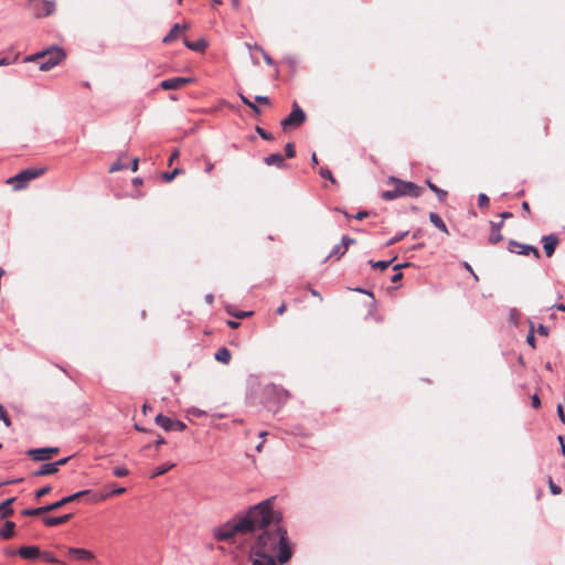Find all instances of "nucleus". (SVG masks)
Returning <instances> with one entry per match:
<instances>
[{
    "label": "nucleus",
    "instance_id": "obj_9",
    "mask_svg": "<svg viewBox=\"0 0 565 565\" xmlns=\"http://www.w3.org/2000/svg\"><path fill=\"white\" fill-rule=\"evenodd\" d=\"M509 250L511 253H516L519 255H530V254H533V256L535 258H539L540 257V252L536 247L532 246V245H526V244H520L515 241H511L509 243Z\"/></svg>",
    "mask_w": 565,
    "mask_h": 565
},
{
    "label": "nucleus",
    "instance_id": "obj_11",
    "mask_svg": "<svg viewBox=\"0 0 565 565\" xmlns=\"http://www.w3.org/2000/svg\"><path fill=\"white\" fill-rule=\"evenodd\" d=\"M56 10V3L52 0H42L41 3L36 7L35 15L38 18L49 17L53 14Z\"/></svg>",
    "mask_w": 565,
    "mask_h": 565
},
{
    "label": "nucleus",
    "instance_id": "obj_52",
    "mask_svg": "<svg viewBox=\"0 0 565 565\" xmlns=\"http://www.w3.org/2000/svg\"><path fill=\"white\" fill-rule=\"evenodd\" d=\"M239 98L246 105V106H249L253 102H250L246 96H244L243 94H239Z\"/></svg>",
    "mask_w": 565,
    "mask_h": 565
},
{
    "label": "nucleus",
    "instance_id": "obj_55",
    "mask_svg": "<svg viewBox=\"0 0 565 565\" xmlns=\"http://www.w3.org/2000/svg\"><path fill=\"white\" fill-rule=\"evenodd\" d=\"M403 277V274L401 271L396 273L393 277H392V281L393 282H396L398 280H401Z\"/></svg>",
    "mask_w": 565,
    "mask_h": 565
},
{
    "label": "nucleus",
    "instance_id": "obj_61",
    "mask_svg": "<svg viewBox=\"0 0 565 565\" xmlns=\"http://www.w3.org/2000/svg\"><path fill=\"white\" fill-rule=\"evenodd\" d=\"M1 418H2V423H3L6 426H9V425H10V420H9V418L6 416V414H4L3 412H2Z\"/></svg>",
    "mask_w": 565,
    "mask_h": 565
},
{
    "label": "nucleus",
    "instance_id": "obj_23",
    "mask_svg": "<svg viewBox=\"0 0 565 565\" xmlns=\"http://www.w3.org/2000/svg\"><path fill=\"white\" fill-rule=\"evenodd\" d=\"M15 524L12 521H6L2 524V539H9L14 535Z\"/></svg>",
    "mask_w": 565,
    "mask_h": 565
},
{
    "label": "nucleus",
    "instance_id": "obj_32",
    "mask_svg": "<svg viewBox=\"0 0 565 565\" xmlns=\"http://www.w3.org/2000/svg\"><path fill=\"white\" fill-rule=\"evenodd\" d=\"M408 234V232H403L392 238H390L386 243H385V246H391V245H394L395 243L399 242L401 239H403L406 235Z\"/></svg>",
    "mask_w": 565,
    "mask_h": 565
},
{
    "label": "nucleus",
    "instance_id": "obj_2",
    "mask_svg": "<svg viewBox=\"0 0 565 565\" xmlns=\"http://www.w3.org/2000/svg\"><path fill=\"white\" fill-rule=\"evenodd\" d=\"M279 518L280 512L274 509L273 499H267L215 527L213 536L216 541L233 542L237 536L255 534L257 529L273 524Z\"/></svg>",
    "mask_w": 565,
    "mask_h": 565
},
{
    "label": "nucleus",
    "instance_id": "obj_30",
    "mask_svg": "<svg viewBox=\"0 0 565 565\" xmlns=\"http://www.w3.org/2000/svg\"><path fill=\"white\" fill-rule=\"evenodd\" d=\"M393 259L391 260H377V262H370V264L372 265V267L374 268H379L381 270H384L386 269L391 264H392Z\"/></svg>",
    "mask_w": 565,
    "mask_h": 565
},
{
    "label": "nucleus",
    "instance_id": "obj_50",
    "mask_svg": "<svg viewBox=\"0 0 565 565\" xmlns=\"http://www.w3.org/2000/svg\"><path fill=\"white\" fill-rule=\"evenodd\" d=\"M255 100H256V102H258V103H269L268 97H266V96H260V95L256 96V97H255Z\"/></svg>",
    "mask_w": 565,
    "mask_h": 565
},
{
    "label": "nucleus",
    "instance_id": "obj_16",
    "mask_svg": "<svg viewBox=\"0 0 565 565\" xmlns=\"http://www.w3.org/2000/svg\"><path fill=\"white\" fill-rule=\"evenodd\" d=\"M68 552H70V554H72L75 557H77L78 559L90 561V559L94 558V554L90 551L85 550V548L72 547V548H70Z\"/></svg>",
    "mask_w": 565,
    "mask_h": 565
},
{
    "label": "nucleus",
    "instance_id": "obj_6",
    "mask_svg": "<svg viewBox=\"0 0 565 565\" xmlns=\"http://www.w3.org/2000/svg\"><path fill=\"white\" fill-rule=\"evenodd\" d=\"M305 120L306 113L296 103H294L292 111L281 121V126L284 129L289 127L297 128L301 126Z\"/></svg>",
    "mask_w": 565,
    "mask_h": 565
},
{
    "label": "nucleus",
    "instance_id": "obj_45",
    "mask_svg": "<svg viewBox=\"0 0 565 565\" xmlns=\"http://www.w3.org/2000/svg\"><path fill=\"white\" fill-rule=\"evenodd\" d=\"M257 132L259 134V136L263 138V139H266V140H271V135L266 132L265 130H263L262 128H257Z\"/></svg>",
    "mask_w": 565,
    "mask_h": 565
},
{
    "label": "nucleus",
    "instance_id": "obj_37",
    "mask_svg": "<svg viewBox=\"0 0 565 565\" xmlns=\"http://www.w3.org/2000/svg\"><path fill=\"white\" fill-rule=\"evenodd\" d=\"M526 342L532 347L535 348V337H534V330L533 326L531 327L530 333L526 337Z\"/></svg>",
    "mask_w": 565,
    "mask_h": 565
},
{
    "label": "nucleus",
    "instance_id": "obj_34",
    "mask_svg": "<svg viewBox=\"0 0 565 565\" xmlns=\"http://www.w3.org/2000/svg\"><path fill=\"white\" fill-rule=\"evenodd\" d=\"M478 204L480 207H487L489 205V198L484 193H480L478 196Z\"/></svg>",
    "mask_w": 565,
    "mask_h": 565
},
{
    "label": "nucleus",
    "instance_id": "obj_43",
    "mask_svg": "<svg viewBox=\"0 0 565 565\" xmlns=\"http://www.w3.org/2000/svg\"><path fill=\"white\" fill-rule=\"evenodd\" d=\"M125 168L124 164H121L119 161L117 162H114L110 167H109V172L113 173V172H116V171H119V170H122Z\"/></svg>",
    "mask_w": 565,
    "mask_h": 565
},
{
    "label": "nucleus",
    "instance_id": "obj_48",
    "mask_svg": "<svg viewBox=\"0 0 565 565\" xmlns=\"http://www.w3.org/2000/svg\"><path fill=\"white\" fill-rule=\"evenodd\" d=\"M541 405V401L536 394L532 396V406L537 408Z\"/></svg>",
    "mask_w": 565,
    "mask_h": 565
},
{
    "label": "nucleus",
    "instance_id": "obj_57",
    "mask_svg": "<svg viewBox=\"0 0 565 565\" xmlns=\"http://www.w3.org/2000/svg\"><path fill=\"white\" fill-rule=\"evenodd\" d=\"M67 460L68 458H63L56 462H53L54 465H56V470L58 471L60 466L64 465Z\"/></svg>",
    "mask_w": 565,
    "mask_h": 565
},
{
    "label": "nucleus",
    "instance_id": "obj_51",
    "mask_svg": "<svg viewBox=\"0 0 565 565\" xmlns=\"http://www.w3.org/2000/svg\"><path fill=\"white\" fill-rule=\"evenodd\" d=\"M3 553L7 555V556H14L18 554V550H12V548H9V550H6L3 551Z\"/></svg>",
    "mask_w": 565,
    "mask_h": 565
},
{
    "label": "nucleus",
    "instance_id": "obj_47",
    "mask_svg": "<svg viewBox=\"0 0 565 565\" xmlns=\"http://www.w3.org/2000/svg\"><path fill=\"white\" fill-rule=\"evenodd\" d=\"M557 415L562 423H565V415L562 405L557 406Z\"/></svg>",
    "mask_w": 565,
    "mask_h": 565
},
{
    "label": "nucleus",
    "instance_id": "obj_33",
    "mask_svg": "<svg viewBox=\"0 0 565 565\" xmlns=\"http://www.w3.org/2000/svg\"><path fill=\"white\" fill-rule=\"evenodd\" d=\"M320 175H321L322 178H324V179L330 180V181H331V182H333V183L335 182V180H334V178H333V175H332L331 171H330L329 169H327V168H321V169H320Z\"/></svg>",
    "mask_w": 565,
    "mask_h": 565
},
{
    "label": "nucleus",
    "instance_id": "obj_59",
    "mask_svg": "<svg viewBox=\"0 0 565 565\" xmlns=\"http://www.w3.org/2000/svg\"><path fill=\"white\" fill-rule=\"evenodd\" d=\"M214 168V164L212 162H206V166H205V172L206 173H211V171L213 170Z\"/></svg>",
    "mask_w": 565,
    "mask_h": 565
},
{
    "label": "nucleus",
    "instance_id": "obj_60",
    "mask_svg": "<svg viewBox=\"0 0 565 565\" xmlns=\"http://www.w3.org/2000/svg\"><path fill=\"white\" fill-rule=\"evenodd\" d=\"M286 310V305L285 303H281L278 308H277V313L278 315H282Z\"/></svg>",
    "mask_w": 565,
    "mask_h": 565
},
{
    "label": "nucleus",
    "instance_id": "obj_28",
    "mask_svg": "<svg viewBox=\"0 0 565 565\" xmlns=\"http://www.w3.org/2000/svg\"><path fill=\"white\" fill-rule=\"evenodd\" d=\"M426 183H427V186H428L433 192H435V193H436V195L438 196V199H439L440 201H443V200L446 198V195H447L446 191H444V190H441V189L437 188V186H436L434 183H431L429 180H427V182H426Z\"/></svg>",
    "mask_w": 565,
    "mask_h": 565
},
{
    "label": "nucleus",
    "instance_id": "obj_25",
    "mask_svg": "<svg viewBox=\"0 0 565 565\" xmlns=\"http://www.w3.org/2000/svg\"><path fill=\"white\" fill-rule=\"evenodd\" d=\"M347 253L345 250V246L344 245H341L340 243L337 244L331 253L329 254V256L327 258H331V257H335L337 259H339L340 257H342L344 254Z\"/></svg>",
    "mask_w": 565,
    "mask_h": 565
},
{
    "label": "nucleus",
    "instance_id": "obj_10",
    "mask_svg": "<svg viewBox=\"0 0 565 565\" xmlns=\"http://www.w3.org/2000/svg\"><path fill=\"white\" fill-rule=\"evenodd\" d=\"M86 493H88L87 490L75 492L68 497H64L63 499H61L52 504L44 505V510H47L49 512L57 510V509L62 508L63 505H65L66 503L73 502L74 500L83 497Z\"/></svg>",
    "mask_w": 565,
    "mask_h": 565
},
{
    "label": "nucleus",
    "instance_id": "obj_22",
    "mask_svg": "<svg viewBox=\"0 0 565 565\" xmlns=\"http://www.w3.org/2000/svg\"><path fill=\"white\" fill-rule=\"evenodd\" d=\"M56 472H57L56 465H54L53 462H50V463L42 465L41 468L39 469V471L35 472V476H47V475H53Z\"/></svg>",
    "mask_w": 565,
    "mask_h": 565
},
{
    "label": "nucleus",
    "instance_id": "obj_31",
    "mask_svg": "<svg viewBox=\"0 0 565 565\" xmlns=\"http://www.w3.org/2000/svg\"><path fill=\"white\" fill-rule=\"evenodd\" d=\"M49 512L47 510H44V507L36 508V509H26L23 511L24 515H39L42 513Z\"/></svg>",
    "mask_w": 565,
    "mask_h": 565
},
{
    "label": "nucleus",
    "instance_id": "obj_13",
    "mask_svg": "<svg viewBox=\"0 0 565 565\" xmlns=\"http://www.w3.org/2000/svg\"><path fill=\"white\" fill-rule=\"evenodd\" d=\"M18 555L24 559H35L41 556V551L36 546H22L18 550Z\"/></svg>",
    "mask_w": 565,
    "mask_h": 565
},
{
    "label": "nucleus",
    "instance_id": "obj_7",
    "mask_svg": "<svg viewBox=\"0 0 565 565\" xmlns=\"http://www.w3.org/2000/svg\"><path fill=\"white\" fill-rule=\"evenodd\" d=\"M58 451L55 447H44L30 449L28 455L35 461H46L53 457Z\"/></svg>",
    "mask_w": 565,
    "mask_h": 565
},
{
    "label": "nucleus",
    "instance_id": "obj_17",
    "mask_svg": "<svg viewBox=\"0 0 565 565\" xmlns=\"http://www.w3.org/2000/svg\"><path fill=\"white\" fill-rule=\"evenodd\" d=\"M429 221L431 222V224L434 226H436L438 230H440L445 234L449 233L445 222L443 221V218L437 213L430 212L429 213Z\"/></svg>",
    "mask_w": 565,
    "mask_h": 565
},
{
    "label": "nucleus",
    "instance_id": "obj_58",
    "mask_svg": "<svg viewBox=\"0 0 565 565\" xmlns=\"http://www.w3.org/2000/svg\"><path fill=\"white\" fill-rule=\"evenodd\" d=\"M227 326L232 329H236L239 326V323L237 321L230 320L227 321Z\"/></svg>",
    "mask_w": 565,
    "mask_h": 565
},
{
    "label": "nucleus",
    "instance_id": "obj_21",
    "mask_svg": "<svg viewBox=\"0 0 565 565\" xmlns=\"http://www.w3.org/2000/svg\"><path fill=\"white\" fill-rule=\"evenodd\" d=\"M265 163L267 166H277L278 168H282L284 166V158L280 153H273L265 158Z\"/></svg>",
    "mask_w": 565,
    "mask_h": 565
},
{
    "label": "nucleus",
    "instance_id": "obj_26",
    "mask_svg": "<svg viewBox=\"0 0 565 565\" xmlns=\"http://www.w3.org/2000/svg\"><path fill=\"white\" fill-rule=\"evenodd\" d=\"M173 463H167V465H162L160 467H157L151 473H150V478H156L158 476H161L163 473H166L167 471H169L171 468H173Z\"/></svg>",
    "mask_w": 565,
    "mask_h": 565
},
{
    "label": "nucleus",
    "instance_id": "obj_3",
    "mask_svg": "<svg viewBox=\"0 0 565 565\" xmlns=\"http://www.w3.org/2000/svg\"><path fill=\"white\" fill-rule=\"evenodd\" d=\"M65 52L61 46H51L26 57L28 62H36L42 72H47L58 65L65 58Z\"/></svg>",
    "mask_w": 565,
    "mask_h": 565
},
{
    "label": "nucleus",
    "instance_id": "obj_38",
    "mask_svg": "<svg viewBox=\"0 0 565 565\" xmlns=\"http://www.w3.org/2000/svg\"><path fill=\"white\" fill-rule=\"evenodd\" d=\"M285 150H286V157L287 158L295 157V149H294V145L291 142H288L286 145Z\"/></svg>",
    "mask_w": 565,
    "mask_h": 565
},
{
    "label": "nucleus",
    "instance_id": "obj_44",
    "mask_svg": "<svg viewBox=\"0 0 565 565\" xmlns=\"http://www.w3.org/2000/svg\"><path fill=\"white\" fill-rule=\"evenodd\" d=\"M179 156H180L179 149L173 150V152L171 153V156L168 160V164L171 166L173 163V161L179 158Z\"/></svg>",
    "mask_w": 565,
    "mask_h": 565
},
{
    "label": "nucleus",
    "instance_id": "obj_8",
    "mask_svg": "<svg viewBox=\"0 0 565 565\" xmlns=\"http://www.w3.org/2000/svg\"><path fill=\"white\" fill-rule=\"evenodd\" d=\"M156 423L162 427L164 430H184L185 429V424L183 422H180V420H173L169 417H166L161 414L157 415L156 416Z\"/></svg>",
    "mask_w": 565,
    "mask_h": 565
},
{
    "label": "nucleus",
    "instance_id": "obj_35",
    "mask_svg": "<svg viewBox=\"0 0 565 565\" xmlns=\"http://www.w3.org/2000/svg\"><path fill=\"white\" fill-rule=\"evenodd\" d=\"M114 475L116 477H125L128 475V469L126 467H117L114 469Z\"/></svg>",
    "mask_w": 565,
    "mask_h": 565
},
{
    "label": "nucleus",
    "instance_id": "obj_36",
    "mask_svg": "<svg viewBox=\"0 0 565 565\" xmlns=\"http://www.w3.org/2000/svg\"><path fill=\"white\" fill-rule=\"evenodd\" d=\"M256 50H258L263 57H264V61L268 64V65H271L274 62L271 60V57L260 47V46H255Z\"/></svg>",
    "mask_w": 565,
    "mask_h": 565
},
{
    "label": "nucleus",
    "instance_id": "obj_56",
    "mask_svg": "<svg viewBox=\"0 0 565 565\" xmlns=\"http://www.w3.org/2000/svg\"><path fill=\"white\" fill-rule=\"evenodd\" d=\"M204 299H205L206 303L212 305L213 300H214V297H213L212 294H207Z\"/></svg>",
    "mask_w": 565,
    "mask_h": 565
},
{
    "label": "nucleus",
    "instance_id": "obj_46",
    "mask_svg": "<svg viewBox=\"0 0 565 565\" xmlns=\"http://www.w3.org/2000/svg\"><path fill=\"white\" fill-rule=\"evenodd\" d=\"M190 413L193 415V416H196V417H201L203 415H205V412L202 411V409H199V408H192L190 411Z\"/></svg>",
    "mask_w": 565,
    "mask_h": 565
},
{
    "label": "nucleus",
    "instance_id": "obj_5",
    "mask_svg": "<svg viewBox=\"0 0 565 565\" xmlns=\"http://www.w3.org/2000/svg\"><path fill=\"white\" fill-rule=\"evenodd\" d=\"M43 172L44 169H26L9 178L7 184L11 185L14 191L23 190L31 180L40 177Z\"/></svg>",
    "mask_w": 565,
    "mask_h": 565
},
{
    "label": "nucleus",
    "instance_id": "obj_62",
    "mask_svg": "<svg viewBox=\"0 0 565 565\" xmlns=\"http://www.w3.org/2000/svg\"><path fill=\"white\" fill-rule=\"evenodd\" d=\"M408 265H409L408 263L397 264L394 266V269L399 270L401 268L407 267Z\"/></svg>",
    "mask_w": 565,
    "mask_h": 565
},
{
    "label": "nucleus",
    "instance_id": "obj_1",
    "mask_svg": "<svg viewBox=\"0 0 565 565\" xmlns=\"http://www.w3.org/2000/svg\"><path fill=\"white\" fill-rule=\"evenodd\" d=\"M280 520L281 516L253 534L255 540L249 551L250 565H282L291 558V544Z\"/></svg>",
    "mask_w": 565,
    "mask_h": 565
},
{
    "label": "nucleus",
    "instance_id": "obj_54",
    "mask_svg": "<svg viewBox=\"0 0 565 565\" xmlns=\"http://www.w3.org/2000/svg\"><path fill=\"white\" fill-rule=\"evenodd\" d=\"M138 162H139V161H138V159H137V158H135V159L132 160V162H131V171H132V172H136V171L138 170Z\"/></svg>",
    "mask_w": 565,
    "mask_h": 565
},
{
    "label": "nucleus",
    "instance_id": "obj_27",
    "mask_svg": "<svg viewBox=\"0 0 565 565\" xmlns=\"http://www.w3.org/2000/svg\"><path fill=\"white\" fill-rule=\"evenodd\" d=\"M183 172H184V171H183V169H181V168H175V169H173L171 172H164V173L162 174V179H163L166 182H168V183H169V182H171L172 180H174V178H175L177 175H180V174H182Z\"/></svg>",
    "mask_w": 565,
    "mask_h": 565
},
{
    "label": "nucleus",
    "instance_id": "obj_14",
    "mask_svg": "<svg viewBox=\"0 0 565 565\" xmlns=\"http://www.w3.org/2000/svg\"><path fill=\"white\" fill-rule=\"evenodd\" d=\"M543 248L547 257H551L554 252L555 247L558 243V239L555 235H547L543 237Z\"/></svg>",
    "mask_w": 565,
    "mask_h": 565
},
{
    "label": "nucleus",
    "instance_id": "obj_64",
    "mask_svg": "<svg viewBox=\"0 0 565 565\" xmlns=\"http://www.w3.org/2000/svg\"><path fill=\"white\" fill-rule=\"evenodd\" d=\"M555 307H556L557 310L565 312V305L564 303H558Z\"/></svg>",
    "mask_w": 565,
    "mask_h": 565
},
{
    "label": "nucleus",
    "instance_id": "obj_53",
    "mask_svg": "<svg viewBox=\"0 0 565 565\" xmlns=\"http://www.w3.org/2000/svg\"><path fill=\"white\" fill-rule=\"evenodd\" d=\"M366 216H367V212H365V211H361V212H358V213H356L355 218H356V220H362V218H364V217H366Z\"/></svg>",
    "mask_w": 565,
    "mask_h": 565
},
{
    "label": "nucleus",
    "instance_id": "obj_24",
    "mask_svg": "<svg viewBox=\"0 0 565 565\" xmlns=\"http://www.w3.org/2000/svg\"><path fill=\"white\" fill-rule=\"evenodd\" d=\"M70 518H71V514H65L62 516L45 518L44 523L47 526H54V525L66 522Z\"/></svg>",
    "mask_w": 565,
    "mask_h": 565
},
{
    "label": "nucleus",
    "instance_id": "obj_18",
    "mask_svg": "<svg viewBox=\"0 0 565 565\" xmlns=\"http://www.w3.org/2000/svg\"><path fill=\"white\" fill-rule=\"evenodd\" d=\"M184 45L192 51L203 52L207 47V42L205 39H200L195 42L185 40Z\"/></svg>",
    "mask_w": 565,
    "mask_h": 565
},
{
    "label": "nucleus",
    "instance_id": "obj_42",
    "mask_svg": "<svg viewBox=\"0 0 565 565\" xmlns=\"http://www.w3.org/2000/svg\"><path fill=\"white\" fill-rule=\"evenodd\" d=\"M548 486H550V490H551V492H552L553 494H555V495H556V494H559V493H561V491H562V490H561V488H559L558 486H556V484L552 481V479H550V481H548Z\"/></svg>",
    "mask_w": 565,
    "mask_h": 565
},
{
    "label": "nucleus",
    "instance_id": "obj_15",
    "mask_svg": "<svg viewBox=\"0 0 565 565\" xmlns=\"http://www.w3.org/2000/svg\"><path fill=\"white\" fill-rule=\"evenodd\" d=\"M190 28V25L188 23H183V24H180V23H175L170 32L162 39V42L163 43H170L172 42L173 40L177 39L178 34L181 32V31H185Z\"/></svg>",
    "mask_w": 565,
    "mask_h": 565
},
{
    "label": "nucleus",
    "instance_id": "obj_39",
    "mask_svg": "<svg viewBox=\"0 0 565 565\" xmlns=\"http://www.w3.org/2000/svg\"><path fill=\"white\" fill-rule=\"evenodd\" d=\"M40 557H42L44 561H46L49 563H56L57 562V559L51 553H42L41 552V556Z\"/></svg>",
    "mask_w": 565,
    "mask_h": 565
},
{
    "label": "nucleus",
    "instance_id": "obj_49",
    "mask_svg": "<svg viewBox=\"0 0 565 565\" xmlns=\"http://www.w3.org/2000/svg\"><path fill=\"white\" fill-rule=\"evenodd\" d=\"M537 331L542 335H547L548 334V328L543 326V324L539 326Z\"/></svg>",
    "mask_w": 565,
    "mask_h": 565
},
{
    "label": "nucleus",
    "instance_id": "obj_4",
    "mask_svg": "<svg viewBox=\"0 0 565 565\" xmlns=\"http://www.w3.org/2000/svg\"><path fill=\"white\" fill-rule=\"evenodd\" d=\"M388 181L395 183V188L393 190H387L382 193V198L384 200L390 201L405 195L416 198L420 194V189L413 182L402 181L396 178H390Z\"/></svg>",
    "mask_w": 565,
    "mask_h": 565
},
{
    "label": "nucleus",
    "instance_id": "obj_29",
    "mask_svg": "<svg viewBox=\"0 0 565 565\" xmlns=\"http://www.w3.org/2000/svg\"><path fill=\"white\" fill-rule=\"evenodd\" d=\"M14 501V498H10L6 501H2V518L12 513L11 503Z\"/></svg>",
    "mask_w": 565,
    "mask_h": 565
},
{
    "label": "nucleus",
    "instance_id": "obj_41",
    "mask_svg": "<svg viewBox=\"0 0 565 565\" xmlns=\"http://www.w3.org/2000/svg\"><path fill=\"white\" fill-rule=\"evenodd\" d=\"M354 243H355V241L353 238H350L349 236H343L340 244L344 245L345 250H348L349 246Z\"/></svg>",
    "mask_w": 565,
    "mask_h": 565
},
{
    "label": "nucleus",
    "instance_id": "obj_19",
    "mask_svg": "<svg viewBox=\"0 0 565 565\" xmlns=\"http://www.w3.org/2000/svg\"><path fill=\"white\" fill-rule=\"evenodd\" d=\"M491 225H492V231H491L490 236H489V242L491 244H497L500 241H502V235L500 233V228L502 226V222H500L498 224L491 223Z\"/></svg>",
    "mask_w": 565,
    "mask_h": 565
},
{
    "label": "nucleus",
    "instance_id": "obj_40",
    "mask_svg": "<svg viewBox=\"0 0 565 565\" xmlns=\"http://www.w3.org/2000/svg\"><path fill=\"white\" fill-rule=\"evenodd\" d=\"M51 491V487H43L41 489H39L35 493V497L39 499V498H42L44 497L45 494L50 493Z\"/></svg>",
    "mask_w": 565,
    "mask_h": 565
},
{
    "label": "nucleus",
    "instance_id": "obj_63",
    "mask_svg": "<svg viewBox=\"0 0 565 565\" xmlns=\"http://www.w3.org/2000/svg\"><path fill=\"white\" fill-rule=\"evenodd\" d=\"M310 292H311V295H312L313 297H317V298H319L320 300H322L321 295H320L317 290L311 289V290H310Z\"/></svg>",
    "mask_w": 565,
    "mask_h": 565
},
{
    "label": "nucleus",
    "instance_id": "obj_12",
    "mask_svg": "<svg viewBox=\"0 0 565 565\" xmlns=\"http://www.w3.org/2000/svg\"><path fill=\"white\" fill-rule=\"evenodd\" d=\"M191 82H192V78H190V77H173V78L162 81L160 83V86L167 90L168 89H178L182 85L191 83Z\"/></svg>",
    "mask_w": 565,
    "mask_h": 565
},
{
    "label": "nucleus",
    "instance_id": "obj_20",
    "mask_svg": "<svg viewBox=\"0 0 565 565\" xmlns=\"http://www.w3.org/2000/svg\"><path fill=\"white\" fill-rule=\"evenodd\" d=\"M231 358H232V354H231L230 350L226 348H221L215 353V360L223 364H228L231 361Z\"/></svg>",
    "mask_w": 565,
    "mask_h": 565
}]
</instances>
